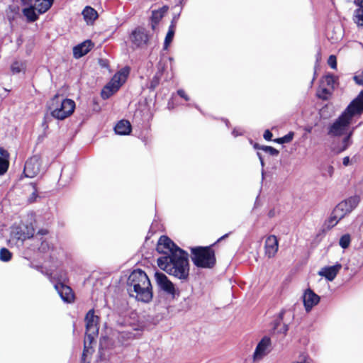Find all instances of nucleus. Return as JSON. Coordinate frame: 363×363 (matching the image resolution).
Here are the masks:
<instances>
[{"mask_svg": "<svg viewBox=\"0 0 363 363\" xmlns=\"http://www.w3.org/2000/svg\"><path fill=\"white\" fill-rule=\"evenodd\" d=\"M360 199L357 196L350 197L349 199L339 203L335 208V213L339 216L344 218L350 213L359 204Z\"/></svg>", "mask_w": 363, "mask_h": 363, "instance_id": "nucleus-9", "label": "nucleus"}, {"mask_svg": "<svg viewBox=\"0 0 363 363\" xmlns=\"http://www.w3.org/2000/svg\"><path fill=\"white\" fill-rule=\"evenodd\" d=\"M131 42L136 46L139 47L146 43L147 35L142 30H134L130 35Z\"/></svg>", "mask_w": 363, "mask_h": 363, "instance_id": "nucleus-21", "label": "nucleus"}, {"mask_svg": "<svg viewBox=\"0 0 363 363\" xmlns=\"http://www.w3.org/2000/svg\"><path fill=\"white\" fill-rule=\"evenodd\" d=\"M127 285L130 296L137 301L143 303L152 301V287L147 275L143 270H134L128 277Z\"/></svg>", "mask_w": 363, "mask_h": 363, "instance_id": "nucleus-3", "label": "nucleus"}, {"mask_svg": "<svg viewBox=\"0 0 363 363\" xmlns=\"http://www.w3.org/2000/svg\"><path fill=\"white\" fill-rule=\"evenodd\" d=\"M279 242L275 235L269 236L265 241V253L268 257H273L278 251Z\"/></svg>", "mask_w": 363, "mask_h": 363, "instance_id": "nucleus-17", "label": "nucleus"}, {"mask_svg": "<svg viewBox=\"0 0 363 363\" xmlns=\"http://www.w3.org/2000/svg\"><path fill=\"white\" fill-rule=\"evenodd\" d=\"M20 233H18V240H26L33 237L34 234V229L31 225H23L20 228Z\"/></svg>", "mask_w": 363, "mask_h": 363, "instance_id": "nucleus-23", "label": "nucleus"}, {"mask_svg": "<svg viewBox=\"0 0 363 363\" xmlns=\"http://www.w3.org/2000/svg\"><path fill=\"white\" fill-rule=\"evenodd\" d=\"M130 131L131 125L128 121L122 120L115 126V132L118 135H128Z\"/></svg>", "mask_w": 363, "mask_h": 363, "instance_id": "nucleus-22", "label": "nucleus"}, {"mask_svg": "<svg viewBox=\"0 0 363 363\" xmlns=\"http://www.w3.org/2000/svg\"><path fill=\"white\" fill-rule=\"evenodd\" d=\"M23 13L27 20L30 22L36 21L38 18V13L32 5H28V7L23 9Z\"/></svg>", "mask_w": 363, "mask_h": 363, "instance_id": "nucleus-24", "label": "nucleus"}, {"mask_svg": "<svg viewBox=\"0 0 363 363\" xmlns=\"http://www.w3.org/2000/svg\"><path fill=\"white\" fill-rule=\"evenodd\" d=\"M284 312L279 313L278 318L274 320L272 328L274 332L284 335L286 334L289 330L288 325L284 322Z\"/></svg>", "mask_w": 363, "mask_h": 363, "instance_id": "nucleus-19", "label": "nucleus"}, {"mask_svg": "<svg viewBox=\"0 0 363 363\" xmlns=\"http://www.w3.org/2000/svg\"><path fill=\"white\" fill-rule=\"evenodd\" d=\"M362 112L363 90L328 128V135L331 136L346 135L342 140V147L340 152L345 150L352 144L351 137L354 130L352 125Z\"/></svg>", "mask_w": 363, "mask_h": 363, "instance_id": "nucleus-1", "label": "nucleus"}, {"mask_svg": "<svg viewBox=\"0 0 363 363\" xmlns=\"http://www.w3.org/2000/svg\"><path fill=\"white\" fill-rule=\"evenodd\" d=\"M11 69L13 74H17L25 70L26 64L21 61H16L11 65Z\"/></svg>", "mask_w": 363, "mask_h": 363, "instance_id": "nucleus-30", "label": "nucleus"}, {"mask_svg": "<svg viewBox=\"0 0 363 363\" xmlns=\"http://www.w3.org/2000/svg\"><path fill=\"white\" fill-rule=\"evenodd\" d=\"M45 247H49L48 242H42L40 250L43 251L45 249Z\"/></svg>", "mask_w": 363, "mask_h": 363, "instance_id": "nucleus-44", "label": "nucleus"}, {"mask_svg": "<svg viewBox=\"0 0 363 363\" xmlns=\"http://www.w3.org/2000/svg\"><path fill=\"white\" fill-rule=\"evenodd\" d=\"M130 69L125 67L114 74L111 80L104 87L101 95L104 99H108L115 94L125 83L129 74Z\"/></svg>", "mask_w": 363, "mask_h": 363, "instance_id": "nucleus-7", "label": "nucleus"}, {"mask_svg": "<svg viewBox=\"0 0 363 363\" xmlns=\"http://www.w3.org/2000/svg\"><path fill=\"white\" fill-rule=\"evenodd\" d=\"M155 277L156 283L160 289L174 297L176 294V289L174 284L168 279V277L162 272H156L155 274Z\"/></svg>", "mask_w": 363, "mask_h": 363, "instance_id": "nucleus-13", "label": "nucleus"}, {"mask_svg": "<svg viewBox=\"0 0 363 363\" xmlns=\"http://www.w3.org/2000/svg\"><path fill=\"white\" fill-rule=\"evenodd\" d=\"M354 82L359 85H363V70L354 76Z\"/></svg>", "mask_w": 363, "mask_h": 363, "instance_id": "nucleus-37", "label": "nucleus"}, {"mask_svg": "<svg viewBox=\"0 0 363 363\" xmlns=\"http://www.w3.org/2000/svg\"><path fill=\"white\" fill-rule=\"evenodd\" d=\"M272 135V133L269 130H267L264 131L263 136L266 140H271Z\"/></svg>", "mask_w": 363, "mask_h": 363, "instance_id": "nucleus-40", "label": "nucleus"}, {"mask_svg": "<svg viewBox=\"0 0 363 363\" xmlns=\"http://www.w3.org/2000/svg\"><path fill=\"white\" fill-rule=\"evenodd\" d=\"M304 308L306 312H310L312 308L320 302V296L311 289H306L302 296Z\"/></svg>", "mask_w": 363, "mask_h": 363, "instance_id": "nucleus-15", "label": "nucleus"}, {"mask_svg": "<svg viewBox=\"0 0 363 363\" xmlns=\"http://www.w3.org/2000/svg\"><path fill=\"white\" fill-rule=\"evenodd\" d=\"M328 64L332 68L335 69L337 68V60L335 55H330L328 60Z\"/></svg>", "mask_w": 363, "mask_h": 363, "instance_id": "nucleus-36", "label": "nucleus"}, {"mask_svg": "<svg viewBox=\"0 0 363 363\" xmlns=\"http://www.w3.org/2000/svg\"><path fill=\"white\" fill-rule=\"evenodd\" d=\"M350 241V236L348 234H346L340 238L339 244L343 249H346L349 247Z\"/></svg>", "mask_w": 363, "mask_h": 363, "instance_id": "nucleus-33", "label": "nucleus"}, {"mask_svg": "<svg viewBox=\"0 0 363 363\" xmlns=\"http://www.w3.org/2000/svg\"><path fill=\"white\" fill-rule=\"evenodd\" d=\"M282 140H284L283 137L280 138H278L275 141L280 143V144H283V143H285V142H282Z\"/></svg>", "mask_w": 363, "mask_h": 363, "instance_id": "nucleus-45", "label": "nucleus"}, {"mask_svg": "<svg viewBox=\"0 0 363 363\" xmlns=\"http://www.w3.org/2000/svg\"><path fill=\"white\" fill-rule=\"evenodd\" d=\"M258 155H259V156H260V155H259V154H258ZM259 159H260V160H261V164H262V165H263V164H264V162H263V160H262V157H259Z\"/></svg>", "mask_w": 363, "mask_h": 363, "instance_id": "nucleus-50", "label": "nucleus"}, {"mask_svg": "<svg viewBox=\"0 0 363 363\" xmlns=\"http://www.w3.org/2000/svg\"><path fill=\"white\" fill-rule=\"evenodd\" d=\"M333 173H334L333 167L331 165H329L325 168V172L323 174V176H328V177H331L333 175Z\"/></svg>", "mask_w": 363, "mask_h": 363, "instance_id": "nucleus-38", "label": "nucleus"}, {"mask_svg": "<svg viewBox=\"0 0 363 363\" xmlns=\"http://www.w3.org/2000/svg\"><path fill=\"white\" fill-rule=\"evenodd\" d=\"M23 5H32L38 14L46 12L52 5L54 0H16Z\"/></svg>", "mask_w": 363, "mask_h": 363, "instance_id": "nucleus-14", "label": "nucleus"}, {"mask_svg": "<svg viewBox=\"0 0 363 363\" xmlns=\"http://www.w3.org/2000/svg\"><path fill=\"white\" fill-rule=\"evenodd\" d=\"M57 279L59 283L55 285V288L57 291L62 299L67 303L73 302L74 299V295L72 289L63 284L67 279V274L65 272H62L60 275L57 277Z\"/></svg>", "mask_w": 363, "mask_h": 363, "instance_id": "nucleus-8", "label": "nucleus"}, {"mask_svg": "<svg viewBox=\"0 0 363 363\" xmlns=\"http://www.w3.org/2000/svg\"><path fill=\"white\" fill-rule=\"evenodd\" d=\"M91 40H85L73 48V55L75 58H80L87 54L93 47Z\"/></svg>", "mask_w": 363, "mask_h": 363, "instance_id": "nucleus-18", "label": "nucleus"}, {"mask_svg": "<svg viewBox=\"0 0 363 363\" xmlns=\"http://www.w3.org/2000/svg\"><path fill=\"white\" fill-rule=\"evenodd\" d=\"M9 166V153L3 147H0V175H4Z\"/></svg>", "mask_w": 363, "mask_h": 363, "instance_id": "nucleus-20", "label": "nucleus"}, {"mask_svg": "<svg viewBox=\"0 0 363 363\" xmlns=\"http://www.w3.org/2000/svg\"><path fill=\"white\" fill-rule=\"evenodd\" d=\"M40 169L41 160L39 156L34 155L26 162L23 173L26 177L33 178L40 173Z\"/></svg>", "mask_w": 363, "mask_h": 363, "instance_id": "nucleus-12", "label": "nucleus"}, {"mask_svg": "<svg viewBox=\"0 0 363 363\" xmlns=\"http://www.w3.org/2000/svg\"><path fill=\"white\" fill-rule=\"evenodd\" d=\"M158 82H159V79H158V78H157V77H155L153 79V80H152V83H151V86H152V87H155V86H156L157 85Z\"/></svg>", "mask_w": 363, "mask_h": 363, "instance_id": "nucleus-42", "label": "nucleus"}, {"mask_svg": "<svg viewBox=\"0 0 363 363\" xmlns=\"http://www.w3.org/2000/svg\"><path fill=\"white\" fill-rule=\"evenodd\" d=\"M260 149L271 155H277L279 154V151L271 146H262Z\"/></svg>", "mask_w": 363, "mask_h": 363, "instance_id": "nucleus-35", "label": "nucleus"}, {"mask_svg": "<svg viewBox=\"0 0 363 363\" xmlns=\"http://www.w3.org/2000/svg\"><path fill=\"white\" fill-rule=\"evenodd\" d=\"M12 254L6 248H1L0 250V259L3 262H8L11 259Z\"/></svg>", "mask_w": 363, "mask_h": 363, "instance_id": "nucleus-32", "label": "nucleus"}, {"mask_svg": "<svg viewBox=\"0 0 363 363\" xmlns=\"http://www.w3.org/2000/svg\"><path fill=\"white\" fill-rule=\"evenodd\" d=\"M342 164L345 166L349 165V164H350V158H349V157H345L343 158Z\"/></svg>", "mask_w": 363, "mask_h": 363, "instance_id": "nucleus-43", "label": "nucleus"}, {"mask_svg": "<svg viewBox=\"0 0 363 363\" xmlns=\"http://www.w3.org/2000/svg\"><path fill=\"white\" fill-rule=\"evenodd\" d=\"M86 321V340L84 341V348L82 357V363H85V359L86 356L89 354L91 353V348L87 345V341H89L90 343L93 340L94 336L98 334L99 327L98 322L99 318L98 316L94 315V312L93 310H90L85 318Z\"/></svg>", "mask_w": 363, "mask_h": 363, "instance_id": "nucleus-5", "label": "nucleus"}, {"mask_svg": "<svg viewBox=\"0 0 363 363\" xmlns=\"http://www.w3.org/2000/svg\"><path fill=\"white\" fill-rule=\"evenodd\" d=\"M162 13L158 11H154L152 12V29L155 28V26L157 24V23L160 21V20L162 18Z\"/></svg>", "mask_w": 363, "mask_h": 363, "instance_id": "nucleus-34", "label": "nucleus"}, {"mask_svg": "<svg viewBox=\"0 0 363 363\" xmlns=\"http://www.w3.org/2000/svg\"><path fill=\"white\" fill-rule=\"evenodd\" d=\"M294 135V134L293 132L289 133L287 135L283 137L284 140H282V142H285V143L291 142L293 140Z\"/></svg>", "mask_w": 363, "mask_h": 363, "instance_id": "nucleus-39", "label": "nucleus"}, {"mask_svg": "<svg viewBox=\"0 0 363 363\" xmlns=\"http://www.w3.org/2000/svg\"><path fill=\"white\" fill-rule=\"evenodd\" d=\"M158 267L168 274L182 281H186L189 275L188 254L177 250L172 256H163L157 259Z\"/></svg>", "mask_w": 363, "mask_h": 363, "instance_id": "nucleus-2", "label": "nucleus"}, {"mask_svg": "<svg viewBox=\"0 0 363 363\" xmlns=\"http://www.w3.org/2000/svg\"><path fill=\"white\" fill-rule=\"evenodd\" d=\"M233 133L235 135H237V134H235V130H233Z\"/></svg>", "mask_w": 363, "mask_h": 363, "instance_id": "nucleus-51", "label": "nucleus"}, {"mask_svg": "<svg viewBox=\"0 0 363 363\" xmlns=\"http://www.w3.org/2000/svg\"><path fill=\"white\" fill-rule=\"evenodd\" d=\"M272 350V340L270 337L264 336L258 342L252 355L253 362L261 361Z\"/></svg>", "mask_w": 363, "mask_h": 363, "instance_id": "nucleus-10", "label": "nucleus"}, {"mask_svg": "<svg viewBox=\"0 0 363 363\" xmlns=\"http://www.w3.org/2000/svg\"><path fill=\"white\" fill-rule=\"evenodd\" d=\"M82 15L88 23L93 22L98 16L97 12L90 6L85 7L82 11Z\"/></svg>", "mask_w": 363, "mask_h": 363, "instance_id": "nucleus-25", "label": "nucleus"}, {"mask_svg": "<svg viewBox=\"0 0 363 363\" xmlns=\"http://www.w3.org/2000/svg\"><path fill=\"white\" fill-rule=\"evenodd\" d=\"M194 264L202 268H211L216 262L215 254L210 247H199L191 249Z\"/></svg>", "mask_w": 363, "mask_h": 363, "instance_id": "nucleus-6", "label": "nucleus"}, {"mask_svg": "<svg viewBox=\"0 0 363 363\" xmlns=\"http://www.w3.org/2000/svg\"><path fill=\"white\" fill-rule=\"evenodd\" d=\"M156 249L159 253L164 254L165 256H172L177 250H182L164 235L160 238Z\"/></svg>", "mask_w": 363, "mask_h": 363, "instance_id": "nucleus-11", "label": "nucleus"}, {"mask_svg": "<svg viewBox=\"0 0 363 363\" xmlns=\"http://www.w3.org/2000/svg\"><path fill=\"white\" fill-rule=\"evenodd\" d=\"M51 116L57 120H64L70 116L75 109V102L69 99H60L55 95L48 104Z\"/></svg>", "mask_w": 363, "mask_h": 363, "instance_id": "nucleus-4", "label": "nucleus"}, {"mask_svg": "<svg viewBox=\"0 0 363 363\" xmlns=\"http://www.w3.org/2000/svg\"><path fill=\"white\" fill-rule=\"evenodd\" d=\"M335 82L336 79L333 74H327L323 78L321 84L323 86H327L328 88L333 89Z\"/></svg>", "mask_w": 363, "mask_h": 363, "instance_id": "nucleus-28", "label": "nucleus"}, {"mask_svg": "<svg viewBox=\"0 0 363 363\" xmlns=\"http://www.w3.org/2000/svg\"><path fill=\"white\" fill-rule=\"evenodd\" d=\"M359 6L354 11L353 20L358 26L363 27V5H359Z\"/></svg>", "mask_w": 363, "mask_h": 363, "instance_id": "nucleus-26", "label": "nucleus"}, {"mask_svg": "<svg viewBox=\"0 0 363 363\" xmlns=\"http://www.w3.org/2000/svg\"><path fill=\"white\" fill-rule=\"evenodd\" d=\"M50 275L51 279H52V278L55 279L56 278L55 277V274H53L52 273H51Z\"/></svg>", "mask_w": 363, "mask_h": 363, "instance_id": "nucleus-48", "label": "nucleus"}, {"mask_svg": "<svg viewBox=\"0 0 363 363\" xmlns=\"http://www.w3.org/2000/svg\"><path fill=\"white\" fill-rule=\"evenodd\" d=\"M343 218L342 216H337V213H335V210L333 209L330 218L328 220V225L330 228L334 227L337 224V223Z\"/></svg>", "mask_w": 363, "mask_h": 363, "instance_id": "nucleus-29", "label": "nucleus"}, {"mask_svg": "<svg viewBox=\"0 0 363 363\" xmlns=\"http://www.w3.org/2000/svg\"><path fill=\"white\" fill-rule=\"evenodd\" d=\"M228 236V234H225L224 235H223L222 237H220L218 240L217 242H220V240H223L224 238H227Z\"/></svg>", "mask_w": 363, "mask_h": 363, "instance_id": "nucleus-46", "label": "nucleus"}, {"mask_svg": "<svg viewBox=\"0 0 363 363\" xmlns=\"http://www.w3.org/2000/svg\"><path fill=\"white\" fill-rule=\"evenodd\" d=\"M359 5H363V0H358Z\"/></svg>", "mask_w": 363, "mask_h": 363, "instance_id": "nucleus-49", "label": "nucleus"}, {"mask_svg": "<svg viewBox=\"0 0 363 363\" xmlns=\"http://www.w3.org/2000/svg\"><path fill=\"white\" fill-rule=\"evenodd\" d=\"M342 269V264L337 263L333 266L324 267L318 272V275L325 277L328 281H332Z\"/></svg>", "mask_w": 363, "mask_h": 363, "instance_id": "nucleus-16", "label": "nucleus"}, {"mask_svg": "<svg viewBox=\"0 0 363 363\" xmlns=\"http://www.w3.org/2000/svg\"><path fill=\"white\" fill-rule=\"evenodd\" d=\"M177 94L182 98H184L186 101L189 100L188 96L186 94L185 91L182 89H179L177 91Z\"/></svg>", "mask_w": 363, "mask_h": 363, "instance_id": "nucleus-41", "label": "nucleus"}, {"mask_svg": "<svg viewBox=\"0 0 363 363\" xmlns=\"http://www.w3.org/2000/svg\"><path fill=\"white\" fill-rule=\"evenodd\" d=\"M292 363H308V362H306V360H303V361H298V362H292Z\"/></svg>", "mask_w": 363, "mask_h": 363, "instance_id": "nucleus-47", "label": "nucleus"}, {"mask_svg": "<svg viewBox=\"0 0 363 363\" xmlns=\"http://www.w3.org/2000/svg\"><path fill=\"white\" fill-rule=\"evenodd\" d=\"M174 35V25H171L169 26L168 33L166 35L165 40H164V48L167 49L169 45L171 43L173 37Z\"/></svg>", "mask_w": 363, "mask_h": 363, "instance_id": "nucleus-31", "label": "nucleus"}, {"mask_svg": "<svg viewBox=\"0 0 363 363\" xmlns=\"http://www.w3.org/2000/svg\"><path fill=\"white\" fill-rule=\"evenodd\" d=\"M331 89L326 87L325 86L320 85V88L317 91V96L318 98L326 100L331 95Z\"/></svg>", "mask_w": 363, "mask_h": 363, "instance_id": "nucleus-27", "label": "nucleus"}]
</instances>
